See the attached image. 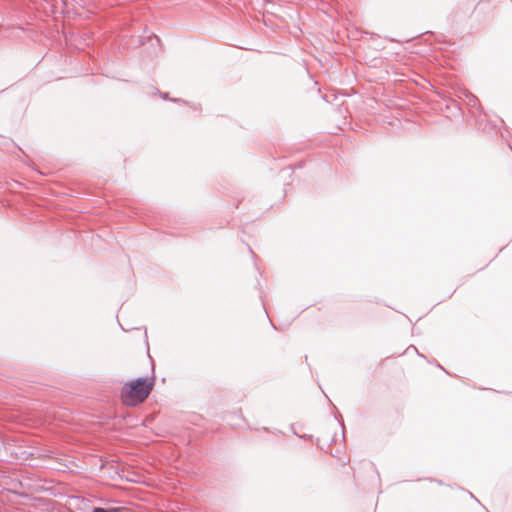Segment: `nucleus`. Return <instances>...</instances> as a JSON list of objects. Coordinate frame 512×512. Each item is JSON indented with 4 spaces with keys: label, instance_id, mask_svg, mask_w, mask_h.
Returning <instances> with one entry per match:
<instances>
[{
    "label": "nucleus",
    "instance_id": "nucleus-1",
    "mask_svg": "<svg viewBox=\"0 0 512 512\" xmlns=\"http://www.w3.org/2000/svg\"><path fill=\"white\" fill-rule=\"evenodd\" d=\"M155 379L151 377L136 378L125 382L120 391L121 402L126 406L143 403L153 390Z\"/></svg>",
    "mask_w": 512,
    "mask_h": 512
},
{
    "label": "nucleus",
    "instance_id": "nucleus-2",
    "mask_svg": "<svg viewBox=\"0 0 512 512\" xmlns=\"http://www.w3.org/2000/svg\"><path fill=\"white\" fill-rule=\"evenodd\" d=\"M93 512H123V510L121 508L104 509V508L97 507V508H94Z\"/></svg>",
    "mask_w": 512,
    "mask_h": 512
}]
</instances>
